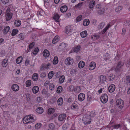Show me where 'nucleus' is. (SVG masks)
Wrapping results in <instances>:
<instances>
[{"label": "nucleus", "mask_w": 130, "mask_h": 130, "mask_svg": "<svg viewBox=\"0 0 130 130\" xmlns=\"http://www.w3.org/2000/svg\"><path fill=\"white\" fill-rule=\"evenodd\" d=\"M32 115H30L25 116L23 119L24 123L26 124L30 123L34 121V117Z\"/></svg>", "instance_id": "obj_1"}, {"label": "nucleus", "mask_w": 130, "mask_h": 130, "mask_svg": "<svg viewBox=\"0 0 130 130\" xmlns=\"http://www.w3.org/2000/svg\"><path fill=\"white\" fill-rule=\"evenodd\" d=\"M96 9L98 13L100 15H102L104 12L105 9L102 7L100 4H97L96 6Z\"/></svg>", "instance_id": "obj_2"}, {"label": "nucleus", "mask_w": 130, "mask_h": 130, "mask_svg": "<svg viewBox=\"0 0 130 130\" xmlns=\"http://www.w3.org/2000/svg\"><path fill=\"white\" fill-rule=\"evenodd\" d=\"M10 8H8L6 12L5 16L7 21L10 20L12 18V13L10 11Z\"/></svg>", "instance_id": "obj_3"}, {"label": "nucleus", "mask_w": 130, "mask_h": 130, "mask_svg": "<svg viewBox=\"0 0 130 130\" xmlns=\"http://www.w3.org/2000/svg\"><path fill=\"white\" fill-rule=\"evenodd\" d=\"M116 104L118 108L120 109H122L124 106V101L121 99L117 100Z\"/></svg>", "instance_id": "obj_4"}, {"label": "nucleus", "mask_w": 130, "mask_h": 130, "mask_svg": "<svg viewBox=\"0 0 130 130\" xmlns=\"http://www.w3.org/2000/svg\"><path fill=\"white\" fill-rule=\"evenodd\" d=\"M1 106L5 108L8 107V102L4 98H1L0 101V106Z\"/></svg>", "instance_id": "obj_5"}, {"label": "nucleus", "mask_w": 130, "mask_h": 130, "mask_svg": "<svg viewBox=\"0 0 130 130\" xmlns=\"http://www.w3.org/2000/svg\"><path fill=\"white\" fill-rule=\"evenodd\" d=\"M101 101L103 103H105L108 100V96L106 94H104L101 96L100 98Z\"/></svg>", "instance_id": "obj_6"}, {"label": "nucleus", "mask_w": 130, "mask_h": 130, "mask_svg": "<svg viewBox=\"0 0 130 130\" xmlns=\"http://www.w3.org/2000/svg\"><path fill=\"white\" fill-rule=\"evenodd\" d=\"M83 120L85 124H90L91 122L90 117L88 115L86 116L85 117H84Z\"/></svg>", "instance_id": "obj_7"}, {"label": "nucleus", "mask_w": 130, "mask_h": 130, "mask_svg": "<svg viewBox=\"0 0 130 130\" xmlns=\"http://www.w3.org/2000/svg\"><path fill=\"white\" fill-rule=\"evenodd\" d=\"M66 117V115L65 114H62L60 115L58 118L59 121H63L65 120Z\"/></svg>", "instance_id": "obj_8"}, {"label": "nucleus", "mask_w": 130, "mask_h": 130, "mask_svg": "<svg viewBox=\"0 0 130 130\" xmlns=\"http://www.w3.org/2000/svg\"><path fill=\"white\" fill-rule=\"evenodd\" d=\"M73 59L70 57L67 58L65 60V64L68 65H71L73 63Z\"/></svg>", "instance_id": "obj_9"}, {"label": "nucleus", "mask_w": 130, "mask_h": 130, "mask_svg": "<svg viewBox=\"0 0 130 130\" xmlns=\"http://www.w3.org/2000/svg\"><path fill=\"white\" fill-rule=\"evenodd\" d=\"M72 28L70 26H67L65 28V32L67 34L71 33L72 32Z\"/></svg>", "instance_id": "obj_10"}, {"label": "nucleus", "mask_w": 130, "mask_h": 130, "mask_svg": "<svg viewBox=\"0 0 130 130\" xmlns=\"http://www.w3.org/2000/svg\"><path fill=\"white\" fill-rule=\"evenodd\" d=\"M95 4V2L94 1L92 0L90 1L88 5L89 8L93 10V8Z\"/></svg>", "instance_id": "obj_11"}, {"label": "nucleus", "mask_w": 130, "mask_h": 130, "mask_svg": "<svg viewBox=\"0 0 130 130\" xmlns=\"http://www.w3.org/2000/svg\"><path fill=\"white\" fill-rule=\"evenodd\" d=\"M85 98V95L83 93H81L78 95V100L80 102L83 101Z\"/></svg>", "instance_id": "obj_12"}, {"label": "nucleus", "mask_w": 130, "mask_h": 130, "mask_svg": "<svg viewBox=\"0 0 130 130\" xmlns=\"http://www.w3.org/2000/svg\"><path fill=\"white\" fill-rule=\"evenodd\" d=\"M19 87L18 85L16 84H13L11 86L12 90L14 91H17L19 90Z\"/></svg>", "instance_id": "obj_13"}, {"label": "nucleus", "mask_w": 130, "mask_h": 130, "mask_svg": "<svg viewBox=\"0 0 130 130\" xmlns=\"http://www.w3.org/2000/svg\"><path fill=\"white\" fill-rule=\"evenodd\" d=\"M115 85L112 84L110 85L108 87V90L111 93L113 92L115 90Z\"/></svg>", "instance_id": "obj_14"}, {"label": "nucleus", "mask_w": 130, "mask_h": 130, "mask_svg": "<svg viewBox=\"0 0 130 130\" xmlns=\"http://www.w3.org/2000/svg\"><path fill=\"white\" fill-rule=\"evenodd\" d=\"M96 64L93 62H91L89 65V69L90 70H92L94 69L96 67Z\"/></svg>", "instance_id": "obj_15"}, {"label": "nucleus", "mask_w": 130, "mask_h": 130, "mask_svg": "<svg viewBox=\"0 0 130 130\" xmlns=\"http://www.w3.org/2000/svg\"><path fill=\"white\" fill-rule=\"evenodd\" d=\"M106 77L103 75H101L100 77V83L101 84L105 83L106 81Z\"/></svg>", "instance_id": "obj_16"}, {"label": "nucleus", "mask_w": 130, "mask_h": 130, "mask_svg": "<svg viewBox=\"0 0 130 130\" xmlns=\"http://www.w3.org/2000/svg\"><path fill=\"white\" fill-rule=\"evenodd\" d=\"M43 56L45 57H48L50 55L49 51L47 49H45L43 52Z\"/></svg>", "instance_id": "obj_17"}, {"label": "nucleus", "mask_w": 130, "mask_h": 130, "mask_svg": "<svg viewBox=\"0 0 130 130\" xmlns=\"http://www.w3.org/2000/svg\"><path fill=\"white\" fill-rule=\"evenodd\" d=\"M8 64V59H4L2 62V65L4 67H6Z\"/></svg>", "instance_id": "obj_18"}, {"label": "nucleus", "mask_w": 130, "mask_h": 130, "mask_svg": "<svg viewBox=\"0 0 130 130\" xmlns=\"http://www.w3.org/2000/svg\"><path fill=\"white\" fill-rule=\"evenodd\" d=\"M39 87L37 86H34L32 88V91L34 93L36 94L39 91Z\"/></svg>", "instance_id": "obj_19"}, {"label": "nucleus", "mask_w": 130, "mask_h": 130, "mask_svg": "<svg viewBox=\"0 0 130 130\" xmlns=\"http://www.w3.org/2000/svg\"><path fill=\"white\" fill-rule=\"evenodd\" d=\"M44 110L43 108L41 107H38L36 109L37 112L39 114L42 113L44 111Z\"/></svg>", "instance_id": "obj_20"}, {"label": "nucleus", "mask_w": 130, "mask_h": 130, "mask_svg": "<svg viewBox=\"0 0 130 130\" xmlns=\"http://www.w3.org/2000/svg\"><path fill=\"white\" fill-rule=\"evenodd\" d=\"M68 9L67 6L66 5L62 6L60 8V10L62 12H64L66 11Z\"/></svg>", "instance_id": "obj_21"}, {"label": "nucleus", "mask_w": 130, "mask_h": 130, "mask_svg": "<svg viewBox=\"0 0 130 130\" xmlns=\"http://www.w3.org/2000/svg\"><path fill=\"white\" fill-rule=\"evenodd\" d=\"M60 16L59 14L57 13H56L54 14L53 18L56 21L58 22V20Z\"/></svg>", "instance_id": "obj_22"}, {"label": "nucleus", "mask_w": 130, "mask_h": 130, "mask_svg": "<svg viewBox=\"0 0 130 130\" xmlns=\"http://www.w3.org/2000/svg\"><path fill=\"white\" fill-rule=\"evenodd\" d=\"M85 63L82 61H80L78 64V67L79 68H83L84 66Z\"/></svg>", "instance_id": "obj_23"}, {"label": "nucleus", "mask_w": 130, "mask_h": 130, "mask_svg": "<svg viewBox=\"0 0 130 130\" xmlns=\"http://www.w3.org/2000/svg\"><path fill=\"white\" fill-rule=\"evenodd\" d=\"M90 21L88 19H86L84 20L83 25L85 26H87L90 23Z\"/></svg>", "instance_id": "obj_24"}, {"label": "nucleus", "mask_w": 130, "mask_h": 130, "mask_svg": "<svg viewBox=\"0 0 130 130\" xmlns=\"http://www.w3.org/2000/svg\"><path fill=\"white\" fill-rule=\"evenodd\" d=\"M63 103V100L62 98H60L57 100L58 105L59 106H61Z\"/></svg>", "instance_id": "obj_25"}, {"label": "nucleus", "mask_w": 130, "mask_h": 130, "mask_svg": "<svg viewBox=\"0 0 130 130\" xmlns=\"http://www.w3.org/2000/svg\"><path fill=\"white\" fill-rule=\"evenodd\" d=\"M115 77V76L112 74H110L108 78V80L110 82L113 80Z\"/></svg>", "instance_id": "obj_26"}, {"label": "nucleus", "mask_w": 130, "mask_h": 130, "mask_svg": "<svg viewBox=\"0 0 130 130\" xmlns=\"http://www.w3.org/2000/svg\"><path fill=\"white\" fill-rule=\"evenodd\" d=\"M80 35L82 38H85L87 35V34L86 31H85L80 32Z\"/></svg>", "instance_id": "obj_27"}, {"label": "nucleus", "mask_w": 130, "mask_h": 130, "mask_svg": "<svg viewBox=\"0 0 130 130\" xmlns=\"http://www.w3.org/2000/svg\"><path fill=\"white\" fill-rule=\"evenodd\" d=\"M32 79L34 81H37L38 78V74L37 73H34L32 76Z\"/></svg>", "instance_id": "obj_28"}, {"label": "nucleus", "mask_w": 130, "mask_h": 130, "mask_svg": "<svg viewBox=\"0 0 130 130\" xmlns=\"http://www.w3.org/2000/svg\"><path fill=\"white\" fill-rule=\"evenodd\" d=\"M71 108L72 109L77 110L78 109L77 105L75 103L72 104V105Z\"/></svg>", "instance_id": "obj_29"}, {"label": "nucleus", "mask_w": 130, "mask_h": 130, "mask_svg": "<svg viewBox=\"0 0 130 130\" xmlns=\"http://www.w3.org/2000/svg\"><path fill=\"white\" fill-rule=\"evenodd\" d=\"M104 59L106 61H107L108 60H109L110 58V56L109 55L108 53H106L104 56Z\"/></svg>", "instance_id": "obj_30"}, {"label": "nucleus", "mask_w": 130, "mask_h": 130, "mask_svg": "<svg viewBox=\"0 0 130 130\" xmlns=\"http://www.w3.org/2000/svg\"><path fill=\"white\" fill-rule=\"evenodd\" d=\"M9 29L10 27L9 26H8L5 27L4 29L3 30V31L4 33L6 34L9 31Z\"/></svg>", "instance_id": "obj_31"}, {"label": "nucleus", "mask_w": 130, "mask_h": 130, "mask_svg": "<svg viewBox=\"0 0 130 130\" xmlns=\"http://www.w3.org/2000/svg\"><path fill=\"white\" fill-rule=\"evenodd\" d=\"M59 41V37L55 36L52 40V43L53 44H55Z\"/></svg>", "instance_id": "obj_32"}, {"label": "nucleus", "mask_w": 130, "mask_h": 130, "mask_svg": "<svg viewBox=\"0 0 130 130\" xmlns=\"http://www.w3.org/2000/svg\"><path fill=\"white\" fill-rule=\"evenodd\" d=\"M58 61L57 57L56 56H55L53 61V64H57L58 62Z\"/></svg>", "instance_id": "obj_33"}, {"label": "nucleus", "mask_w": 130, "mask_h": 130, "mask_svg": "<svg viewBox=\"0 0 130 130\" xmlns=\"http://www.w3.org/2000/svg\"><path fill=\"white\" fill-rule=\"evenodd\" d=\"M23 58L22 56H20L16 60V62L18 64H19L21 63L22 61Z\"/></svg>", "instance_id": "obj_34"}, {"label": "nucleus", "mask_w": 130, "mask_h": 130, "mask_svg": "<svg viewBox=\"0 0 130 130\" xmlns=\"http://www.w3.org/2000/svg\"><path fill=\"white\" fill-rule=\"evenodd\" d=\"M81 90V88L80 86H77L74 89V91L76 93H79Z\"/></svg>", "instance_id": "obj_35"}, {"label": "nucleus", "mask_w": 130, "mask_h": 130, "mask_svg": "<svg viewBox=\"0 0 130 130\" xmlns=\"http://www.w3.org/2000/svg\"><path fill=\"white\" fill-rule=\"evenodd\" d=\"M65 79L64 76L62 75L60 76L59 81V83H62L64 82Z\"/></svg>", "instance_id": "obj_36"}, {"label": "nucleus", "mask_w": 130, "mask_h": 130, "mask_svg": "<svg viewBox=\"0 0 130 130\" xmlns=\"http://www.w3.org/2000/svg\"><path fill=\"white\" fill-rule=\"evenodd\" d=\"M54 124L52 123H51L49 124L48 127L49 128L48 129V130H53L54 128Z\"/></svg>", "instance_id": "obj_37"}, {"label": "nucleus", "mask_w": 130, "mask_h": 130, "mask_svg": "<svg viewBox=\"0 0 130 130\" xmlns=\"http://www.w3.org/2000/svg\"><path fill=\"white\" fill-rule=\"evenodd\" d=\"M99 38V37L98 35H94L92 36L91 37V39L93 40H96Z\"/></svg>", "instance_id": "obj_38"}, {"label": "nucleus", "mask_w": 130, "mask_h": 130, "mask_svg": "<svg viewBox=\"0 0 130 130\" xmlns=\"http://www.w3.org/2000/svg\"><path fill=\"white\" fill-rule=\"evenodd\" d=\"M18 32V30L16 29H13L12 31L11 34V35L12 36H15L16 34H17Z\"/></svg>", "instance_id": "obj_39"}, {"label": "nucleus", "mask_w": 130, "mask_h": 130, "mask_svg": "<svg viewBox=\"0 0 130 130\" xmlns=\"http://www.w3.org/2000/svg\"><path fill=\"white\" fill-rule=\"evenodd\" d=\"M18 38L22 40L24 39L25 37V34L24 33H21L18 36Z\"/></svg>", "instance_id": "obj_40"}, {"label": "nucleus", "mask_w": 130, "mask_h": 130, "mask_svg": "<svg viewBox=\"0 0 130 130\" xmlns=\"http://www.w3.org/2000/svg\"><path fill=\"white\" fill-rule=\"evenodd\" d=\"M21 21L19 20H16L14 22L15 25L17 26H19L21 25Z\"/></svg>", "instance_id": "obj_41"}, {"label": "nucleus", "mask_w": 130, "mask_h": 130, "mask_svg": "<svg viewBox=\"0 0 130 130\" xmlns=\"http://www.w3.org/2000/svg\"><path fill=\"white\" fill-rule=\"evenodd\" d=\"M121 67H122L121 66H119V65L117 64V66L115 69V71L116 72H118L119 71L121 70Z\"/></svg>", "instance_id": "obj_42"}, {"label": "nucleus", "mask_w": 130, "mask_h": 130, "mask_svg": "<svg viewBox=\"0 0 130 130\" xmlns=\"http://www.w3.org/2000/svg\"><path fill=\"white\" fill-rule=\"evenodd\" d=\"M62 86H59L58 87L57 90V93H60L62 91Z\"/></svg>", "instance_id": "obj_43"}, {"label": "nucleus", "mask_w": 130, "mask_h": 130, "mask_svg": "<svg viewBox=\"0 0 130 130\" xmlns=\"http://www.w3.org/2000/svg\"><path fill=\"white\" fill-rule=\"evenodd\" d=\"M105 24V23L104 22H103L100 23L98 26V29H102L103 28Z\"/></svg>", "instance_id": "obj_44"}, {"label": "nucleus", "mask_w": 130, "mask_h": 130, "mask_svg": "<svg viewBox=\"0 0 130 130\" xmlns=\"http://www.w3.org/2000/svg\"><path fill=\"white\" fill-rule=\"evenodd\" d=\"M126 82L127 84H130V76H128L126 77Z\"/></svg>", "instance_id": "obj_45"}, {"label": "nucleus", "mask_w": 130, "mask_h": 130, "mask_svg": "<svg viewBox=\"0 0 130 130\" xmlns=\"http://www.w3.org/2000/svg\"><path fill=\"white\" fill-rule=\"evenodd\" d=\"M49 88L50 90H54V89H55L54 85L53 83L50 84Z\"/></svg>", "instance_id": "obj_46"}, {"label": "nucleus", "mask_w": 130, "mask_h": 130, "mask_svg": "<svg viewBox=\"0 0 130 130\" xmlns=\"http://www.w3.org/2000/svg\"><path fill=\"white\" fill-rule=\"evenodd\" d=\"M80 46L78 45L73 50V51L74 52H77L80 49Z\"/></svg>", "instance_id": "obj_47"}, {"label": "nucleus", "mask_w": 130, "mask_h": 130, "mask_svg": "<svg viewBox=\"0 0 130 130\" xmlns=\"http://www.w3.org/2000/svg\"><path fill=\"white\" fill-rule=\"evenodd\" d=\"M54 111V109L52 108H49L48 111V113L49 114H52Z\"/></svg>", "instance_id": "obj_48"}, {"label": "nucleus", "mask_w": 130, "mask_h": 130, "mask_svg": "<svg viewBox=\"0 0 130 130\" xmlns=\"http://www.w3.org/2000/svg\"><path fill=\"white\" fill-rule=\"evenodd\" d=\"M26 86L27 87H29L30 86L31 84V80H27L26 83Z\"/></svg>", "instance_id": "obj_49"}, {"label": "nucleus", "mask_w": 130, "mask_h": 130, "mask_svg": "<svg viewBox=\"0 0 130 130\" xmlns=\"http://www.w3.org/2000/svg\"><path fill=\"white\" fill-rule=\"evenodd\" d=\"M54 74L53 71H51L50 72L48 75V78L50 79L52 78Z\"/></svg>", "instance_id": "obj_50"}, {"label": "nucleus", "mask_w": 130, "mask_h": 130, "mask_svg": "<svg viewBox=\"0 0 130 130\" xmlns=\"http://www.w3.org/2000/svg\"><path fill=\"white\" fill-rule=\"evenodd\" d=\"M41 124L39 123H38L36 124L35 125V128H36L38 129L41 127Z\"/></svg>", "instance_id": "obj_51"}, {"label": "nucleus", "mask_w": 130, "mask_h": 130, "mask_svg": "<svg viewBox=\"0 0 130 130\" xmlns=\"http://www.w3.org/2000/svg\"><path fill=\"white\" fill-rule=\"evenodd\" d=\"M125 62L124 61H119L118 64V65L122 67L125 63Z\"/></svg>", "instance_id": "obj_52"}, {"label": "nucleus", "mask_w": 130, "mask_h": 130, "mask_svg": "<svg viewBox=\"0 0 130 130\" xmlns=\"http://www.w3.org/2000/svg\"><path fill=\"white\" fill-rule=\"evenodd\" d=\"M77 70L76 69H72L70 71V73L72 75L74 74H75L77 72Z\"/></svg>", "instance_id": "obj_53"}, {"label": "nucleus", "mask_w": 130, "mask_h": 130, "mask_svg": "<svg viewBox=\"0 0 130 130\" xmlns=\"http://www.w3.org/2000/svg\"><path fill=\"white\" fill-rule=\"evenodd\" d=\"M51 64L50 63H48L46 64H45V69L46 70H48L49 68H50V67L51 66Z\"/></svg>", "instance_id": "obj_54"}, {"label": "nucleus", "mask_w": 130, "mask_h": 130, "mask_svg": "<svg viewBox=\"0 0 130 130\" xmlns=\"http://www.w3.org/2000/svg\"><path fill=\"white\" fill-rule=\"evenodd\" d=\"M122 7L121 6H118L117 7V8L116 9L115 11L117 12H119V11L121 10H122Z\"/></svg>", "instance_id": "obj_55"}, {"label": "nucleus", "mask_w": 130, "mask_h": 130, "mask_svg": "<svg viewBox=\"0 0 130 130\" xmlns=\"http://www.w3.org/2000/svg\"><path fill=\"white\" fill-rule=\"evenodd\" d=\"M82 16L81 15L78 16L76 19V21L77 22H79L82 19Z\"/></svg>", "instance_id": "obj_56"}, {"label": "nucleus", "mask_w": 130, "mask_h": 130, "mask_svg": "<svg viewBox=\"0 0 130 130\" xmlns=\"http://www.w3.org/2000/svg\"><path fill=\"white\" fill-rule=\"evenodd\" d=\"M121 126V125L119 124L115 125L113 126L115 128L118 129Z\"/></svg>", "instance_id": "obj_57"}, {"label": "nucleus", "mask_w": 130, "mask_h": 130, "mask_svg": "<svg viewBox=\"0 0 130 130\" xmlns=\"http://www.w3.org/2000/svg\"><path fill=\"white\" fill-rule=\"evenodd\" d=\"M39 49L38 48H36L34 50L33 53L34 55H36V54L39 51Z\"/></svg>", "instance_id": "obj_58"}, {"label": "nucleus", "mask_w": 130, "mask_h": 130, "mask_svg": "<svg viewBox=\"0 0 130 130\" xmlns=\"http://www.w3.org/2000/svg\"><path fill=\"white\" fill-rule=\"evenodd\" d=\"M45 68V64L44 63L42 64L40 66V70H43Z\"/></svg>", "instance_id": "obj_59"}, {"label": "nucleus", "mask_w": 130, "mask_h": 130, "mask_svg": "<svg viewBox=\"0 0 130 130\" xmlns=\"http://www.w3.org/2000/svg\"><path fill=\"white\" fill-rule=\"evenodd\" d=\"M69 89L71 91H72L73 90L74 91L75 89L74 87L72 85H70L69 86Z\"/></svg>", "instance_id": "obj_60"}, {"label": "nucleus", "mask_w": 130, "mask_h": 130, "mask_svg": "<svg viewBox=\"0 0 130 130\" xmlns=\"http://www.w3.org/2000/svg\"><path fill=\"white\" fill-rule=\"evenodd\" d=\"M9 1V0H1L2 2L4 4H6L7 3H8Z\"/></svg>", "instance_id": "obj_61"}, {"label": "nucleus", "mask_w": 130, "mask_h": 130, "mask_svg": "<svg viewBox=\"0 0 130 130\" xmlns=\"http://www.w3.org/2000/svg\"><path fill=\"white\" fill-rule=\"evenodd\" d=\"M46 76V75L45 72H43L41 74L40 76L42 78H43L45 77Z\"/></svg>", "instance_id": "obj_62"}, {"label": "nucleus", "mask_w": 130, "mask_h": 130, "mask_svg": "<svg viewBox=\"0 0 130 130\" xmlns=\"http://www.w3.org/2000/svg\"><path fill=\"white\" fill-rule=\"evenodd\" d=\"M95 115V112L92 111L90 113V116L91 117H93Z\"/></svg>", "instance_id": "obj_63"}, {"label": "nucleus", "mask_w": 130, "mask_h": 130, "mask_svg": "<svg viewBox=\"0 0 130 130\" xmlns=\"http://www.w3.org/2000/svg\"><path fill=\"white\" fill-rule=\"evenodd\" d=\"M82 5V3H79L78 4L76 5L75 6L76 7L80 8L81 6Z\"/></svg>", "instance_id": "obj_64"}]
</instances>
